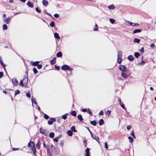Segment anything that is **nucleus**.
I'll use <instances>...</instances> for the list:
<instances>
[{
  "mask_svg": "<svg viewBox=\"0 0 156 156\" xmlns=\"http://www.w3.org/2000/svg\"><path fill=\"white\" fill-rule=\"evenodd\" d=\"M61 68L62 70H68L70 71H72L73 70V68H70L69 66L66 65H64L62 66Z\"/></svg>",
  "mask_w": 156,
  "mask_h": 156,
  "instance_id": "nucleus-1",
  "label": "nucleus"
},
{
  "mask_svg": "<svg viewBox=\"0 0 156 156\" xmlns=\"http://www.w3.org/2000/svg\"><path fill=\"white\" fill-rule=\"evenodd\" d=\"M119 69L122 71L125 72L127 70V67L124 66L122 65H120L119 67Z\"/></svg>",
  "mask_w": 156,
  "mask_h": 156,
  "instance_id": "nucleus-2",
  "label": "nucleus"
},
{
  "mask_svg": "<svg viewBox=\"0 0 156 156\" xmlns=\"http://www.w3.org/2000/svg\"><path fill=\"white\" fill-rule=\"evenodd\" d=\"M50 120H48V124L50 125H52L53 123V122H55V119L54 118H50Z\"/></svg>",
  "mask_w": 156,
  "mask_h": 156,
  "instance_id": "nucleus-3",
  "label": "nucleus"
},
{
  "mask_svg": "<svg viewBox=\"0 0 156 156\" xmlns=\"http://www.w3.org/2000/svg\"><path fill=\"white\" fill-rule=\"evenodd\" d=\"M25 85H27L28 82V79L27 77L25 76L22 80Z\"/></svg>",
  "mask_w": 156,
  "mask_h": 156,
  "instance_id": "nucleus-4",
  "label": "nucleus"
},
{
  "mask_svg": "<svg viewBox=\"0 0 156 156\" xmlns=\"http://www.w3.org/2000/svg\"><path fill=\"white\" fill-rule=\"evenodd\" d=\"M121 75L122 77L125 79L127 78L128 77V75L124 72H122Z\"/></svg>",
  "mask_w": 156,
  "mask_h": 156,
  "instance_id": "nucleus-5",
  "label": "nucleus"
},
{
  "mask_svg": "<svg viewBox=\"0 0 156 156\" xmlns=\"http://www.w3.org/2000/svg\"><path fill=\"white\" fill-rule=\"evenodd\" d=\"M4 22L6 24H8L11 20V19L9 18H3Z\"/></svg>",
  "mask_w": 156,
  "mask_h": 156,
  "instance_id": "nucleus-6",
  "label": "nucleus"
},
{
  "mask_svg": "<svg viewBox=\"0 0 156 156\" xmlns=\"http://www.w3.org/2000/svg\"><path fill=\"white\" fill-rule=\"evenodd\" d=\"M12 82L14 86H16L18 84V82L17 80L15 78L12 79Z\"/></svg>",
  "mask_w": 156,
  "mask_h": 156,
  "instance_id": "nucleus-7",
  "label": "nucleus"
},
{
  "mask_svg": "<svg viewBox=\"0 0 156 156\" xmlns=\"http://www.w3.org/2000/svg\"><path fill=\"white\" fill-rule=\"evenodd\" d=\"M89 150L90 149L88 148H87L85 150L86 154H85V156H90V153Z\"/></svg>",
  "mask_w": 156,
  "mask_h": 156,
  "instance_id": "nucleus-8",
  "label": "nucleus"
},
{
  "mask_svg": "<svg viewBox=\"0 0 156 156\" xmlns=\"http://www.w3.org/2000/svg\"><path fill=\"white\" fill-rule=\"evenodd\" d=\"M127 59L130 61H133L134 59V57L132 55H129L127 57Z\"/></svg>",
  "mask_w": 156,
  "mask_h": 156,
  "instance_id": "nucleus-9",
  "label": "nucleus"
},
{
  "mask_svg": "<svg viewBox=\"0 0 156 156\" xmlns=\"http://www.w3.org/2000/svg\"><path fill=\"white\" fill-rule=\"evenodd\" d=\"M141 31H142V30L141 29H135L133 31V34H136V33H140L141 32Z\"/></svg>",
  "mask_w": 156,
  "mask_h": 156,
  "instance_id": "nucleus-10",
  "label": "nucleus"
},
{
  "mask_svg": "<svg viewBox=\"0 0 156 156\" xmlns=\"http://www.w3.org/2000/svg\"><path fill=\"white\" fill-rule=\"evenodd\" d=\"M108 8L110 9L114 10L115 9V7L112 4L108 6Z\"/></svg>",
  "mask_w": 156,
  "mask_h": 156,
  "instance_id": "nucleus-11",
  "label": "nucleus"
},
{
  "mask_svg": "<svg viewBox=\"0 0 156 156\" xmlns=\"http://www.w3.org/2000/svg\"><path fill=\"white\" fill-rule=\"evenodd\" d=\"M42 3L44 5L47 6L48 4V2L46 0H43Z\"/></svg>",
  "mask_w": 156,
  "mask_h": 156,
  "instance_id": "nucleus-12",
  "label": "nucleus"
},
{
  "mask_svg": "<svg viewBox=\"0 0 156 156\" xmlns=\"http://www.w3.org/2000/svg\"><path fill=\"white\" fill-rule=\"evenodd\" d=\"M41 142L40 141V140H39L36 145L37 148L38 149H39L40 148V145H41Z\"/></svg>",
  "mask_w": 156,
  "mask_h": 156,
  "instance_id": "nucleus-13",
  "label": "nucleus"
},
{
  "mask_svg": "<svg viewBox=\"0 0 156 156\" xmlns=\"http://www.w3.org/2000/svg\"><path fill=\"white\" fill-rule=\"evenodd\" d=\"M54 35L55 38L58 39V40H59L60 37L59 35L58 34V33H55L54 34Z\"/></svg>",
  "mask_w": 156,
  "mask_h": 156,
  "instance_id": "nucleus-14",
  "label": "nucleus"
},
{
  "mask_svg": "<svg viewBox=\"0 0 156 156\" xmlns=\"http://www.w3.org/2000/svg\"><path fill=\"white\" fill-rule=\"evenodd\" d=\"M31 101L32 103V105L33 106V103H34L37 106V102L35 100V99L33 97H32L31 98Z\"/></svg>",
  "mask_w": 156,
  "mask_h": 156,
  "instance_id": "nucleus-15",
  "label": "nucleus"
},
{
  "mask_svg": "<svg viewBox=\"0 0 156 156\" xmlns=\"http://www.w3.org/2000/svg\"><path fill=\"white\" fill-rule=\"evenodd\" d=\"M67 135L69 136H72L73 134L72 132L70 130H68L67 132Z\"/></svg>",
  "mask_w": 156,
  "mask_h": 156,
  "instance_id": "nucleus-16",
  "label": "nucleus"
},
{
  "mask_svg": "<svg viewBox=\"0 0 156 156\" xmlns=\"http://www.w3.org/2000/svg\"><path fill=\"white\" fill-rule=\"evenodd\" d=\"M122 51H119L118 52V58H122Z\"/></svg>",
  "mask_w": 156,
  "mask_h": 156,
  "instance_id": "nucleus-17",
  "label": "nucleus"
},
{
  "mask_svg": "<svg viewBox=\"0 0 156 156\" xmlns=\"http://www.w3.org/2000/svg\"><path fill=\"white\" fill-rule=\"evenodd\" d=\"M27 5H28L29 7L33 8L34 7V5L32 3L30 2L29 1L27 2Z\"/></svg>",
  "mask_w": 156,
  "mask_h": 156,
  "instance_id": "nucleus-18",
  "label": "nucleus"
},
{
  "mask_svg": "<svg viewBox=\"0 0 156 156\" xmlns=\"http://www.w3.org/2000/svg\"><path fill=\"white\" fill-rule=\"evenodd\" d=\"M34 143L33 141H30V143H29L28 144V146L29 147L30 146L31 147H34Z\"/></svg>",
  "mask_w": 156,
  "mask_h": 156,
  "instance_id": "nucleus-19",
  "label": "nucleus"
},
{
  "mask_svg": "<svg viewBox=\"0 0 156 156\" xmlns=\"http://www.w3.org/2000/svg\"><path fill=\"white\" fill-rule=\"evenodd\" d=\"M77 118L80 121L83 120V119L82 118V116L81 115H78L77 116Z\"/></svg>",
  "mask_w": 156,
  "mask_h": 156,
  "instance_id": "nucleus-20",
  "label": "nucleus"
},
{
  "mask_svg": "<svg viewBox=\"0 0 156 156\" xmlns=\"http://www.w3.org/2000/svg\"><path fill=\"white\" fill-rule=\"evenodd\" d=\"M68 115V114L67 113H66L64 115L62 116V118L64 119H66L67 118V115Z\"/></svg>",
  "mask_w": 156,
  "mask_h": 156,
  "instance_id": "nucleus-21",
  "label": "nucleus"
},
{
  "mask_svg": "<svg viewBox=\"0 0 156 156\" xmlns=\"http://www.w3.org/2000/svg\"><path fill=\"white\" fill-rule=\"evenodd\" d=\"M90 123L94 126H96L97 124V122L95 120L91 121L90 122Z\"/></svg>",
  "mask_w": 156,
  "mask_h": 156,
  "instance_id": "nucleus-22",
  "label": "nucleus"
},
{
  "mask_svg": "<svg viewBox=\"0 0 156 156\" xmlns=\"http://www.w3.org/2000/svg\"><path fill=\"white\" fill-rule=\"evenodd\" d=\"M50 63L52 65L55 64V58H54L53 59H52Z\"/></svg>",
  "mask_w": 156,
  "mask_h": 156,
  "instance_id": "nucleus-23",
  "label": "nucleus"
},
{
  "mask_svg": "<svg viewBox=\"0 0 156 156\" xmlns=\"http://www.w3.org/2000/svg\"><path fill=\"white\" fill-rule=\"evenodd\" d=\"M140 40L136 38H134L133 40V41L134 42L139 43Z\"/></svg>",
  "mask_w": 156,
  "mask_h": 156,
  "instance_id": "nucleus-24",
  "label": "nucleus"
},
{
  "mask_svg": "<svg viewBox=\"0 0 156 156\" xmlns=\"http://www.w3.org/2000/svg\"><path fill=\"white\" fill-rule=\"evenodd\" d=\"M71 129L72 132H76L77 131V130L75 129V127L74 126L72 127Z\"/></svg>",
  "mask_w": 156,
  "mask_h": 156,
  "instance_id": "nucleus-25",
  "label": "nucleus"
},
{
  "mask_svg": "<svg viewBox=\"0 0 156 156\" xmlns=\"http://www.w3.org/2000/svg\"><path fill=\"white\" fill-rule=\"evenodd\" d=\"M104 123V121L103 119H101L99 121V123L100 126H101Z\"/></svg>",
  "mask_w": 156,
  "mask_h": 156,
  "instance_id": "nucleus-26",
  "label": "nucleus"
},
{
  "mask_svg": "<svg viewBox=\"0 0 156 156\" xmlns=\"http://www.w3.org/2000/svg\"><path fill=\"white\" fill-rule=\"evenodd\" d=\"M140 55V54L137 52H136L134 54V55L136 58H138Z\"/></svg>",
  "mask_w": 156,
  "mask_h": 156,
  "instance_id": "nucleus-27",
  "label": "nucleus"
},
{
  "mask_svg": "<svg viewBox=\"0 0 156 156\" xmlns=\"http://www.w3.org/2000/svg\"><path fill=\"white\" fill-rule=\"evenodd\" d=\"M71 113L72 115L74 116H76V112L75 111H71Z\"/></svg>",
  "mask_w": 156,
  "mask_h": 156,
  "instance_id": "nucleus-28",
  "label": "nucleus"
},
{
  "mask_svg": "<svg viewBox=\"0 0 156 156\" xmlns=\"http://www.w3.org/2000/svg\"><path fill=\"white\" fill-rule=\"evenodd\" d=\"M62 55V53L61 52H59L58 53L56 54V56L58 57H61Z\"/></svg>",
  "mask_w": 156,
  "mask_h": 156,
  "instance_id": "nucleus-29",
  "label": "nucleus"
},
{
  "mask_svg": "<svg viewBox=\"0 0 156 156\" xmlns=\"http://www.w3.org/2000/svg\"><path fill=\"white\" fill-rule=\"evenodd\" d=\"M50 25L52 27H55V23L53 21H51V22L50 23Z\"/></svg>",
  "mask_w": 156,
  "mask_h": 156,
  "instance_id": "nucleus-30",
  "label": "nucleus"
},
{
  "mask_svg": "<svg viewBox=\"0 0 156 156\" xmlns=\"http://www.w3.org/2000/svg\"><path fill=\"white\" fill-rule=\"evenodd\" d=\"M91 135V136L92 138L94 139H97L96 135L94 133H91L90 134Z\"/></svg>",
  "mask_w": 156,
  "mask_h": 156,
  "instance_id": "nucleus-31",
  "label": "nucleus"
},
{
  "mask_svg": "<svg viewBox=\"0 0 156 156\" xmlns=\"http://www.w3.org/2000/svg\"><path fill=\"white\" fill-rule=\"evenodd\" d=\"M49 136L51 138H53L54 136V133L51 132L49 134Z\"/></svg>",
  "mask_w": 156,
  "mask_h": 156,
  "instance_id": "nucleus-32",
  "label": "nucleus"
},
{
  "mask_svg": "<svg viewBox=\"0 0 156 156\" xmlns=\"http://www.w3.org/2000/svg\"><path fill=\"white\" fill-rule=\"evenodd\" d=\"M8 28L7 25L5 24H4L3 25V29L4 30H6Z\"/></svg>",
  "mask_w": 156,
  "mask_h": 156,
  "instance_id": "nucleus-33",
  "label": "nucleus"
},
{
  "mask_svg": "<svg viewBox=\"0 0 156 156\" xmlns=\"http://www.w3.org/2000/svg\"><path fill=\"white\" fill-rule=\"evenodd\" d=\"M128 138L129 140V142L130 143H132L133 142V137L131 136H129L128 137Z\"/></svg>",
  "mask_w": 156,
  "mask_h": 156,
  "instance_id": "nucleus-34",
  "label": "nucleus"
},
{
  "mask_svg": "<svg viewBox=\"0 0 156 156\" xmlns=\"http://www.w3.org/2000/svg\"><path fill=\"white\" fill-rule=\"evenodd\" d=\"M109 21L110 23L112 24L114 23L115 22V20L112 18H110V19Z\"/></svg>",
  "mask_w": 156,
  "mask_h": 156,
  "instance_id": "nucleus-35",
  "label": "nucleus"
},
{
  "mask_svg": "<svg viewBox=\"0 0 156 156\" xmlns=\"http://www.w3.org/2000/svg\"><path fill=\"white\" fill-rule=\"evenodd\" d=\"M32 150L33 151L34 154H36V151L35 147H32Z\"/></svg>",
  "mask_w": 156,
  "mask_h": 156,
  "instance_id": "nucleus-36",
  "label": "nucleus"
},
{
  "mask_svg": "<svg viewBox=\"0 0 156 156\" xmlns=\"http://www.w3.org/2000/svg\"><path fill=\"white\" fill-rule=\"evenodd\" d=\"M128 24L129 25H130L134 26H135V23H133L131 22H130L129 21L128 22Z\"/></svg>",
  "mask_w": 156,
  "mask_h": 156,
  "instance_id": "nucleus-37",
  "label": "nucleus"
},
{
  "mask_svg": "<svg viewBox=\"0 0 156 156\" xmlns=\"http://www.w3.org/2000/svg\"><path fill=\"white\" fill-rule=\"evenodd\" d=\"M122 62V58H117V62L120 64Z\"/></svg>",
  "mask_w": 156,
  "mask_h": 156,
  "instance_id": "nucleus-38",
  "label": "nucleus"
},
{
  "mask_svg": "<svg viewBox=\"0 0 156 156\" xmlns=\"http://www.w3.org/2000/svg\"><path fill=\"white\" fill-rule=\"evenodd\" d=\"M20 86L23 87L25 85V84H24V83H23V80H21L20 82Z\"/></svg>",
  "mask_w": 156,
  "mask_h": 156,
  "instance_id": "nucleus-39",
  "label": "nucleus"
},
{
  "mask_svg": "<svg viewBox=\"0 0 156 156\" xmlns=\"http://www.w3.org/2000/svg\"><path fill=\"white\" fill-rule=\"evenodd\" d=\"M39 63V62L36 61V62H34L33 63L32 65H33L34 66H36L37 65V66L38 64Z\"/></svg>",
  "mask_w": 156,
  "mask_h": 156,
  "instance_id": "nucleus-40",
  "label": "nucleus"
},
{
  "mask_svg": "<svg viewBox=\"0 0 156 156\" xmlns=\"http://www.w3.org/2000/svg\"><path fill=\"white\" fill-rule=\"evenodd\" d=\"M130 134L132 135L134 138H136V137L134 135V132L133 130L132 131L130 132Z\"/></svg>",
  "mask_w": 156,
  "mask_h": 156,
  "instance_id": "nucleus-41",
  "label": "nucleus"
},
{
  "mask_svg": "<svg viewBox=\"0 0 156 156\" xmlns=\"http://www.w3.org/2000/svg\"><path fill=\"white\" fill-rule=\"evenodd\" d=\"M145 63V62L144 61H142L140 63L138 64V65H144Z\"/></svg>",
  "mask_w": 156,
  "mask_h": 156,
  "instance_id": "nucleus-42",
  "label": "nucleus"
},
{
  "mask_svg": "<svg viewBox=\"0 0 156 156\" xmlns=\"http://www.w3.org/2000/svg\"><path fill=\"white\" fill-rule=\"evenodd\" d=\"M20 91L18 90H17L16 91L15 94V96H16V95L19 94L20 93Z\"/></svg>",
  "mask_w": 156,
  "mask_h": 156,
  "instance_id": "nucleus-43",
  "label": "nucleus"
},
{
  "mask_svg": "<svg viewBox=\"0 0 156 156\" xmlns=\"http://www.w3.org/2000/svg\"><path fill=\"white\" fill-rule=\"evenodd\" d=\"M44 118L46 119H48L49 118V116L47 115L44 114Z\"/></svg>",
  "mask_w": 156,
  "mask_h": 156,
  "instance_id": "nucleus-44",
  "label": "nucleus"
},
{
  "mask_svg": "<svg viewBox=\"0 0 156 156\" xmlns=\"http://www.w3.org/2000/svg\"><path fill=\"white\" fill-rule=\"evenodd\" d=\"M33 71L34 74H36L37 72V70L35 68H34L33 69Z\"/></svg>",
  "mask_w": 156,
  "mask_h": 156,
  "instance_id": "nucleus-45",
  "label": "nucleus"
},
{
  "mask_svg": "<svg viewBox=\"0 0 156 156\" xmlns=\"http://www.w3.org/2000/svg\"><path fill=\"white\" fill-rule=\"evenodd\" d=\"M35 9L36 11L38 13H41V11L37 7Z\"/></svg>",
  "mask_w": 156,
  "mask_h": 156,
  "instance_id": "nucleus-46",
  "label": "nucleus"
},
{
  "mask_svg": "<svg viewBox=\"0 0 156 156\" xmlns=\"http://www.w3.org/2000/svg\"><path fill=\"white\" fill-rule=\"evenodd\" d=\"M111 111H109L108 110L106 112L105 114L106 115H109L111 113Z\"/></svg>",
  "mask_w": 156,
  "mask_h": 156,
  "instance_id": "nucleus-47",
  "label": "nucleus"
},
{
  "mask_svg": "<svg viewBox=\"0 0 156 156\" xmlns=\"http://www.w3.org/2000/svg\"><path fill=\"white\" fill-rule=\"evenodd\" d=\"M45 130L42 129L41 128L40 129V132L41 133H44V132L45 131Z\"/></svg>",
  "mask_w": 156,
  "mask_h": 156,
  "instance_id": "nucleus-48",
  "label": "nucleus"
},
{
  "mask_svg": "<svg viewBox=\"0 0 156 156\" xmlns=\"http://www.w3.org/2000/svg\"><path fill=\"white\" fill-rule=\"evenodd\" d=\"M37 67L38 69H40L41 68L42 66L41 65H37Z\"/></svg>",
  "mask_w": 156,
  "mask_h": 156,
  "instance_id": "nucleus-49",
  "label": "nucleus"
},
{
  "mask_svg": "<svg viewBox=\"0 0 156 156\" xmlns=\"http://www.w3.org/2000/svg\"><path fill=\"white\" fill-rule=\"evenodd\" d=\"M59 138V137H57L54 139V140L55 142H57L58 141V139Z\"/></svg>",
  "mask_w": 156,
  "mask_h": 156,
  "instance_id": "nucleus-50",
  "label": "nucleus"
},
{
  "mask_svg": "<svg viewBox=\"0 0 156 156\" xmlns=\"http://www.w3.org/2000/svg\"><path fill=\"white\" fill-rule=\"evenodd\" d=\"M105 147L106 149H108V144L106 142H105Z\"/></svg>",
  "mask_w": 156,
  "mask_h": 156,
  "instance_id": "nucleus-51",
  "label": "nucleus"
},
{
  "mask_svg": "<svg viewBox=\"0 0 156 156\" xmlns=\"http://www.w3.org/2000/svg\"><path fill=\"white\" fill-rule=\"evenodd\" d=\"M0 63L2 65H4V64L2 60V58L0 56Z\"/></svg>",
  "mask_w": 156,
  "mask_h": 156,
  "instance_id": "nucleus-52",
  "label": "nucleus"
},
{
  "mask_svg": "<svg viewBox=\"0 0 156 156\" xmlns=\"http://www.w3.org/2000/svg\"><path fill=\"white\" fill-rule=\"evenodd\" d=\"M26 95L27 97L28 98H30V95L29 93H27L26 94Z\"/></svg>",
  "mask_w": 156,
  "mask_h": 156,
  "instance_id": "nucleus-53",
  "label": "nucleus"
},
{
  "mask_svg": "<svg viewBox=\"0 0 156 156\" xmlns=\"http://www.w3.org/2000/svg\"><path fill=\"white\" fill-rule=\"evenodd\" d=\"M60 145L62 147L64 145V142L63 141H61L60 143Z\"/></svg>",
  "mask_w": 156,
  "mask_h": 156,
  "instance_id": "nucleus-54",
  "label": "nucleus"
},
{
  "mask_svg": "<svg viewBox=\"0 0 156 156\" xmlns=\"http://www.w3.org/2000/svg\"><path fill=\"white\" fill-rule=\"evenodd\" d=\"M54 16L56 18H57L59 16V15L58 14H55L54 15Z\"/></svg>",
  "mask_w": 156,
  "mask_h": 156,
  "instance_id": "nucleus-55",
  "label": "nucleus"
},
{
  "mask_svg": "<svg viewBox=\"0 0 156 156\" xmlns=\"http://www.w3.org/2000/svg\"><path fill=\"white\" fill-rule=\"evenodd\" d=\"M3 73L2 72H0V78H1L3 76Z\"/></svg>",
  "mask_w": 156,
  "mask_h": 156,
  "instance_id": "nucleus-56",
  "label": "nucleus"
},
{
  "mask_svg": "<svg viewBox=\"0 0 156 156\" xmlns=\"http://www.w3.org/2000/svg\"><path fill=\"white\" fill-rule=\"evenodd\" d=\"M131 126L130 125H129L127 126V129L128 130H129L131 129Z\"/></svg>",
  "mask_w": 156,
  "mask_h": 156,
  "instance_id": "nucleus-57",
  "label": "nucleus"
},
{
  "mask_svg": "<svg viewBox=\"0 0 156 156\" xmlns=\"http://www.w3.org/2000/svg\"><path fill=\"white\" fill-rule=\"evenodd\" d=\"M140 51V52L141 53H143L144 52V48L143 47L142 48H141Z\"/></svg>",
  "mask_w": 156,
  "mask_h": 156,
  "instance_id": "nucleus-58",
  "label": "nucleus"
},
{
  "mask_svg": "<svg viewBox=\"0 0 156 156\" xmlns=\"http://www.w3.org/2000/svg\"><path fill=\"white\" fill-rule=\"evenodd\" d=\"M55 68L57 70H59L60 69V67L59 66H55Z\"/></svg>",
  "mask_w": 156,
  "mask_h": 156,
  "instance_id": "nucleus-59",
  "label": "nucleus"
},
{
  "mask_svg": "<svg viewBox=\"0 0 156 156\" xmlns=\"http://www.w3.org/2000/svg\"><path fill=\"white\" fill-rule=\"evenodd\" d=\"M83 112H85L87 111V109L86 108H83L82 110Z\"/></svg>",
  "mask_w": 156,
  "mask_h": 156,
  "instance_id": "nucleus-60",
  "label": "nucleus"
},
{
  "mask_svg": "<svg viewBox=\"0 0 156 156\" xmlns=\"http://www.w3.org/2000/svg\"><path fill=\"white\" fill-rule=\"evenodd\" d=\"M44 133H43V134H44L45 135V136H47L48 135V133L46 131H45H45L44 132Z\"/></svg>",
  "mask_w": 156,
  "mask_h": 156,
  "instance_id": "nucleus-61",
  "label": "nucleus"
},
{
  "mask_svg": "<svg viewBox=\"0 0 156 156\" xmlns=\"http://www.w3.org/2000/svg\"><path fill=\"white\" fill-rule=\"evenodd\" d=\"M103 114H104V113L102 111H101L99 113V115H103Z\"/></svg>",
  "mask_w": 156,
  "mask_h": 156,
  "instance_id": "nucleus-62",
  "label": "nucleus"
},
{
  "mask_svg": "<svg viewBox=\"0 0 156 156\" xmlns=\"http://www.w3.org/2000/svg\"><path fill=\"white\" fill-rule=\"evenodd\" d=\"M151 47L152 48H154L155 47V45L154 44H152L151 45Z\"/></svg>",
  "mask_w": 156,
  "mask_h": 156,
  "instance_id": "nucleus-63",
  "label": "nucleus"
},
{
  "mask_svg": "<svg viewBox=\"0 0 156 156\" xmlns=\"http://www.w3.org/2000/svg\"><path fill=\"white\" fill-rule=\"evenodd\" d=\"M121 105V107L123 108L124 109H125V106H124V105H123V104H122V105Z\"/></svg>",
  "mask_w": 156,
  "mask_h": 156,
  "instance_id": "nucleus-64",
  "label": "nucleus"
}]
</instances>
